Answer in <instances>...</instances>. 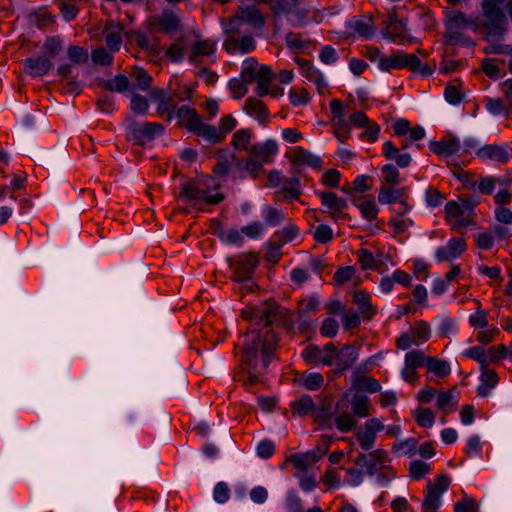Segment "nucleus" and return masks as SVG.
<instances>
[{"label": "nucleus", "mask_w": 512, "mask_h": 512, "mask_svg": "<svg viewBox=\"0 0 512 512\" xmlns=\"http://www.w3.org/2000/svg\"><path fill=\"white\" fill-rule=\"evenodd\" d=\"M242 316L256 323H264L261 330L250 329L245 336L244 364L248 370L249 382L254 383L258 375L266 370L277 347L278 337L268 325L288 326L292 324V317L288 309L275 303L247 307L242 311Z\"/></svg>", "instance_id": "obj_1"}, {"label": "nucleus", "mask_w": 512, "mask_h": 512, "mask_svg": "<svg viewBox=\"0 0 512 512\" xmlns=\"http://www.w3.org/2000/svg\"><path fill=\"white\" fill-rule=\"evenodd\" d=\"M352 411L358 417H367L369 415V399L367 396L356 394L351 402Z\"/></svg>", "instance_id": "obj_39"}, {"label": "nucleus", "mask_w": 512, "mask_h": 512, "mask_svg": "<svg viewBox=\"0 0 512 512\" xmlns=\"http://www.w3.org/2000/svg\"><path fill=\"white\" fill-rule=\"evenodd\" d=\"M417 423L425 428H430L435 423V414L429 408H419L414 412Z\"/></svg>", "instance_id": "obj_46"}, {"label": "nucleus", "mask_w": 512, "mask_h": 512, "mask_svg": "<svg viewBox=\"0 0 512 512\" xmlns=\"http://www.w3.org/2000/svg\"><path fill=\"white\" fill-rule=\"evenodd\" d=\"M335 424L339 431L348 432L356 427V420L349 413H342L335 418Z\"/></svg>", "instance_id": "obj_58"}, {"label": "nucleus", "mask_w": 512, "mask_h": 512, "mask_svg": "<svg viewBox=\"0 0 512 512\" xmlns=\"http://www.w3.org/2000/svg\"><path fill=\"white\" fill-rule=\"evenodd\" d=\"M430 149L439 155L450 156L460 151L461 144L458 138L447 136L440 141L431 142Z\"/></svg>", "instance_id": "obj_23"}, {"label": "nucleus", "mask_w": 512, "mask_h": 512, "mask_svg": "<svg viewBox=\"0 0 512 512\" xmlns=\"http://www.w3.org/2000/svg\"><path fill=\"white\" fill-rule=\"evenodd\" d=\"M24 65L29 75L32 77H42L53 68L54 63L48 56L41 55L27 58Z\"/></svg>", "instance_id": "obj_18"}, {"label": "nucleus", "mask_w": 512, "mask_h": 512, "mask_svg": "<svg viewBox=\"0 0 512 512\" xmlns=\"http://www.w3.org/2000/svg\"><path fill=\"white\" fill-rule=\"evenodd\" d=\"M244 109L247 112V114H249L252 117H255L259 121H264L268 115V111L265 105L255 98L247 99L245 102Z\"/></svg>", "instance_id": "obj_34"}, {"label": "nucleus", "mask_w": 512, "mask_h": 512, "mask_svg": "<svg viewBox=\"0 0 512 512\" xmlns=\"http://www.w3.org/2000/svg\"><path fill=\"white\" fill-rule=\"evenodd\" d=\"M300 384L308 390H318L324 383V378L320 373L312 372L304 374L300 379Z\"/></svg>", "instance_id": "obj_43"}, {"label": "nucleus", "mask_w": 512, "mask_h": 512, "mask_svg": "<svg viewBox=\"0 0 512 512\" xmlns=\"http://www.w3.org/2000/svg\"><path fill=\"white\" fill-rule=\"evenodd\" d=\"M401 195V190L389 187L387 185H383L380 188L378 200L380 203L389 204L397 202Z\"/></svg>", "instance_id": "obj_48"}, {"label": "nucleus", "mask_w": 512, "mask_h": 512, "mask_svg": "<svg viewBox=\"0 0 512 512\" xmlns=\"http://www.w3.org/2000/svg\"><path fill=\"white\" fill-rule=\"evenodd\" d=\"M463 355L466 358L474 359L476 360L481 368L487 367L489 363V357L486 355L485 350L480 346H473L466 350Z\"/></svg>", "instance_id": "obj_51"}, {"label": "nucleus", "mask_w": 512, "mask_h": 512, "mask_svg": "<svg viewBox=\"0 0 512 512\" xmlns=\"http://www.w3.org/2000/svg\"><path fill=\"white\" fill-rule=\"evenodd\" d=\"M413 224L414 221L410 217H391L389 220V225L397 234L404 233L410 227H412Z\"/></svg>", "instance_id": "obj_61"}, {"label": "nucleus", "mask_w": 512, "mask_h": 512, "mask_svg": "<svg viewBox=\"0 0 512 512\" xmlns=\"http://www.w3.org/2000/svg\"><path fill=\"white\" fill-rule=\"evenodd\" d=\"M358 358L357 349L353 346H345L342 350L335 349L334 364L340 370H345L350 367Z\"/></svg>", "instance_id": "obj_28"}, {"label": "nucleus", "mask_w": 512, "mask_h": 512, "mask_svg": "<svg viewBox=\"0 0 512 512\" xmlns=\"http://www.w3.org/2000/svg\"><path fill=\"white\" fill-rule=\"evenodd\" d=\"M410 331L419 344L426 342L430 338V327L425 322L420 321L415 323Z\"/></svg>", "instance_id": "obj_60"}, {"label": "nucleus", "mask_w": 512, "mask_h": 512, "mask_svg": "<svg viewBox=\"0 0 512 512\" xmlns=\"http://www.w3.org/2000/svg\"><path fill=\"white\" fill-rule=\"evenodd\" d=\"M263 218L268 225L276 226L284 221L285 215L281 210L268 206L263 212Z\"/></svg>", "instance_id": "obj_53"}, {"label": "nucleus", "mask_w": 512, "mask_h": 512, "mask_svg": "<svg viewBox=\"0 0 512 512\" xmlns=\"http://www.w3.org/2000/svg\"><path fill=\"white\" fill-rule=\"evenodd\" d=\"M473 24L474 22L471 19L466 18L460 11H450L446 15L447 33L450 37L456 38L460 30Z\"/></svg>", "instance_id": "obj_22"}, {"label": "nucleus", "mask_w": 512, "mask_h": 512, "mask_svg": "<svg viewBox=\"0 0 512 512\" xmlns=\"http://www.w3.org/2000/svg\"><path fill=\"white\" fill-rule=\"evenodd\" d=\"M354 302L359 306L361 312L367 316H371L374 311L371 307L370 303V295L363 292H355L354 293Z\"/></svg>", "instance_id": "obj_57"}, {"label": "nucleus", "mask_w": 512, "mask_h": 512, "mask_svg": "<svg viewBox=\"0 0 512 512\" xmlns=\"http://www.w3.org/2000/svg\"><path fill=\"white\" fill-rule=\"evenodd\" d=\"M334 354L333 344H327L322 349L315 345H309L303 350L302 356L308 363L331 366L334 364Z\"/></svg>", "instance_id": "obj_9"}, {"label": "nucleus", "mask_w": 512, "mask_h": 512, "mask_svg": "<svg viewBox=\"0 0 512 512\" xmlns=\"http://www.w3.org/2000/svg\"><path fill=\"white\" fill-rule=\"evenodd\" d=\"M384 429V422L380 418H370L356 432L355 437L360 447L369 451L374 447L377 434Z\"/></svg>", "instance_id": "obj_6"}, {"label": "nucleus", "mask_w": 512, "mask_h": 512, "mask_svg": "<svg viewBox=\"0 0 512 512\" xmlns=\"http://www.w3.org/2000/svg\"><path fill=\"white\" fill-rule=\"evenodd\" d=\"M130 108L136 114L146 115L149 111V102L144 96L132 93Z\"/></svg>", "instance_id": "obj_50"}, {"label": "nucleus", "mask_w": 512, "mask_h": 512, "mask_svg": "<svg viewBox=\"0 0 512 512\" xmlns=\"http://www.w3.org/2000/svg\"><path fill=\"white\" fill-rule=\"evenodd\" d=\"M450 485V480L444 475L437 477L435 483H429L427 486V494L423 501L422 507L425 512H436L441 505V495Z\"/></svg>", "instance_id": "obj_7"}, {"label": "nucleus", "mask_w": 512, "mask_h": 512, "mask_svg": "<svg viewBox=\"0 0 512 512\" xmlns=\"http://www.w3.org/2000/svg\"><path fill=\"white\" fill-rule=\"evenodd\" d=\"M476 156L483 161L504 163L510 155L504 146L485 145L476 150Z\"/></svg>", "instance_id": "obj_21"}, {"label": "nucleus", "mask_w": 512, "mask_h": 512, "mask_svg": "<svg viewBox=\"0 0 512 512\" xmlns=\"http://www.w3.org/2000/svg\"><path fill=\"white\" fill-rule=\"evenodd\" d=\"M278 151V145L274 140H266L262 143L253 144L249 153L262 164L272 161L273 156Z\"/></svg>", "instance_id": "obj_19"}, {"label": "nucleus", "mask_w": 512, "mask_h": 512, "mask_svg": "<svg viewBox=\"0 0 512 512\" xmlns=\"http://www.w3.org/2000/svg\"><path fill=\"white\" fill-rule=\"evenodd\" d=\"M321 200L326 212L336 219L343 216L348 207L346 199L338 197L333 192L322 193Z\"/></svg>", "instance_id": "obj_20"}, {"label": "nucleus", "mask_w": 512, "mask_h": 512, "mask_svg": "<svg viewBox=\"0 0 512 512\" xmlns=\"http://www.w3.org/2000/svg\"><path fill=\"white\" fill-rule=\"evenodd\" d=\"M286 461L292 463L296 469L306 471L315 463V458L313 454H307L305 452L293 454L289 456Z\"/></svg>", "instance_id": "obj_38"}, {"label": "nucleus", "mask_w": 512, "mask_h": 512, "mask_svg": "<svg viewBox=\"0 0 512 512\" xmlns=\"http://www.w3.org/2000/svg\"><path fill=\"white\" fill-rule=\"evenodd\" d=\"M273 79V72L269 66L261 65L260 70L255 75L254 81L257 83L255 93L258 96H264L267 94H272L273 96H278L282 94L280 89H270V83Z\"/></svg>", "instance_id": "obj_15"}, {"label": "nucleus", "mask_w": 512, "mask_h": 512, "mask_svg": "<svg viewBox=\"0 0 512 512\" xmlns=\"http://www.w3.org/2000/svg\"><path fill=\"white\" fill-rule=\"evenodd\" d=\"M214 179L208 177L202 180H184L180 184L179 198L186 202L206 203L215 205L224 199V195L214 192Z\"/></svg>", "instance_id": "obj_3"}, {"label": "nucleus", "mask_w": 512, "mask_h": 512, "mask_svg": "<svg viewBox=\"0 0 512 512\" xmlns=\"http://www.w3.org/2000/svg\"><path fill=\"white\" fill-rule=\"evenodd\" d=\"M428 357L421 350H413L405 355L404 364L412 369H418L419 367L426 366Z\"/></svg>", "instance_id": "obj_45"}, {"label": "nucleus", "mask_w": 512, "mask_h": 512, "mask_svg": "<svg viewBox=\"0 0 512 512\" xmlns=\"http://www.w3.org/2000/svg\"><path fill=\"white\" fill-rule=\"evenodd\" d=\"M225 42L223 43L224 49L229 54L236 53H249L253 51L256 47L255 40L250 35H242L240 37H235V34H230Z\"/></svg>", "instance_id": "obj_14"}, {"label": "nucleus", "mask_w": 512, "mask_h": 512, "mask_svg": "<svg viewBox=\"0 0 512 512\" xmlns=\"http://www.w3.org/2000/svg\"><path fill=\"white\" fill-rule=\"evenodd\" d=\"M122 26L118 23H109L104 30L105 42L111 52L119 51L122 44Z\"/></svg>", "instance_id": "obj_29"}, {"label": "nucleus", "mask_w": 512, "mask_h": 512, "mask_svg": "<svg viewBox=\"0 0 512 512\" xmlns=\"http://www.w3.org/2000/svg\"><path fill=\"white\" fill-rule=\"evenodd\" d=\"M466 250V243L461 238H452L446 246L440 247L435 252L438 262L452 261Z\"/></svg>", "instance_id": "obj_16"}, {"label": "nucleus", "mask_w": 512, "mask_h": 512, "mask_svg": "<svg viewBox=\"0 0 512 512\" xmlns=\"http://www.w3.org/2000/svg\"><path fill=\"white\" fill-rule=\"evenodd\" d=\"M407 23L404 19L398 18L396 14H390L388 21V32L385 34L392 41H396L403 36V32L406 31Z\"/></svg>", "instance_id": "obj_32"}, {"label": "nucleus", "mask_w": 512, "mask_h": 512, "mask_svg": "<svg viewBox=\"0 0 512 512\" xmlns=\"http://www.w3.org/2000/svg\"><path fill=\"white\" fill-rule=\"evenodd\" d=\"M103 86L112 92L123 93L129 89V80L125 75H117L113 79L105 81Z\"/></svg>", "instance_id": "obj_44"}, {"label": "nucleus", "mask_w": 512, "mask_h": 512, "mask_svg": "<svg viewBox=\"0 0 512 512\" xmlns=\"http://www.w3.org/2000/svg\"><path fill=\"white\" fill-rule=\"evenodd\" d=\"M481 369V385L478 387V394L486 397L490 394L491 389L496 386L498 377L493 370H489L487 367Z\"/></svg>", "instance_id": "obj_31"}, {"label": "nucleus", "mask_w": 512, "mask_h": 512, "mask_svg": "<svg viewBox=\"0 0 512 512\" xmlns=\"http://www.w3.org/2000/svg\"><path fill=\"white\" fill-rule=\"evenodd\" d=\"M426 367L430 373L439 378L446 377L451 372L449 363L437 358L428 357L426 361Z\"/></svg>", "instance_id": "obj_37"}, {"label": "nucleus", "mask_w": 512, "mask_h": 512, "mask_svg": "<svg viewBox=\"0 0 512 512\" xmlns=\"http://www.w3.org/2000/svg\"><path fill=\"white\" fill-rule=\"evenodd\" d=\"M243 23H247L255 29H262L265 19L255 7H241V15L234 17L227 23L225 32L227 34H238L241 32Z\"/></svg>", "instance_id": "obj_5"}, {"label": "nucleus", "mask_w": 512, "mask_h": 512, "mask_svg": "<svg viewBox=\"0 0 512 512\" xmlns=\"http://www.w3.org/2000/svg\"><path fill=\"white\" fill-rule=\"evenodd\" d=\"M295 62L298 64L302 76L313 83L320 94H325L328 84L324 75L308 61L296 58Z\"/></svg>", "instance_id": "obj_12"}, {"label": "nucleus", "mask_w": 512, "mask_h": 512, "mask_svg": "<svg viewBox=\"0 0 512 512\" xmlns=\"http://www.w3.org/2000/svg\"><path fill=\"white\" fill-rule=\"evenodd\" d=\"M357 207L362 216L368 221L376 219L379 212L376 202L372 199L364 200L360 204H357Z\"/></svg>", "instance_id": "obj_49"}, {"label": "nucleus", "mask_w": 512, "mask_h": 512, "mask_svg": "<svg viewBox=\"0 0 512 512\" xmlns=\"http://www.w3.org/2000/svg\"><path fill=\"white\" fill-rule=\"evenodd\" d=\"M389 462L387 452L382 449H376L369 454L361 453L356 459V464L364 467L369 475L385 469Z\"/></svg>", "instance_id": "obj_8"}, {"label": "nucleus", "mask_w": 512, "mask_h": 512, "mask_svg": "<svg viewBox=\"0 0 512 512\" xmlns=\"http://www.w3.org/2000/svg\"><path fill=\"white\" fill-rule=\"evenodd\" d=\"M291 159L295 165L299 166L307 165L312 168H320L322 165V160L319 156L300 146L293 149Z\"/></svg>", "instance_id": "obj_24"}, {"label": "nucleus", "mask_w": 512, "mask_h": 512, "mask_svg": "<svg viewBox=\"0 0 512 512\" xmlns=\"http://www.w3.org/2000/svg\"><path fill=\"white\" fill-rule=\"evenodd\" d=\"M299 180L294 178L289 181L288 186H284L282 189L276 192V197L278 200H296L300 195V190L298 189Z\"/></svg>", "instance_id": "obj_40"}, {"label": "nucleus", "mask_w": 512, "mask_h": 512, "mask_svg": "<svg viewBox=\"0 0 512 512\" xmlns=\"http://www.w3.org/2000/svg\"><path fill=\"white\" fill-rule=\"evenodd\" d=\"M259 70L258 62L254 58H248L242 64L241 77L247 82L252 83Z\"/></svg>", "instance_id": "obj_47"}, {"label": "nucleus", "mask_w": 512, "mask_h": 512, "mask_svg": "<svg viewBox=\"0 0 512 512\" xmlns=\"http://www.w3.org/2000/svg\"><path fill=\"white\" fill-rule=\"evenodd\" d=\"M257 263V258L254 255H245L238 265L236 275H250V272L257 266Z\"/></svg>", "instance_id": "obj_63"}, {"label": "nucleus", "mask_w": 512, "mask_h": 512, "mask_svg": "<svg viewBox=\"0 0 512 512\" xmlns=\"http://www.w3.org/2000/svg\"><path fill=\"white\" fill-rule=\"evenodd\" d=\"M68 58L75 64H83L88 60V52L80 46H70L67 50Z\"/></svg>", "instance_id": "obj_62"}, {"label": "nucleus", "mask_w": 512, "mask_h": 512, "mask_svg": "<svg viewBox=\"0 0 512 512\" xmlns=\"http://www.w3.org/2000/svg\"><path fill=\"white\" fill-rule=\"evenodd\" d=\"M292 413L295 416L302 417L309 413L314 414V402L308 395L300 397L291 404Z\"/></svg>", "instance_id": "obj_35"}, {"label": "nucleus", "mask_w": 512, "mask_h": 512, "mask_svg": "<svg viewBox=\"0 0 512 512\" xmlns=\"http://www.w3.org/2000/svg\"><path fill=\"white\" fill-rule=\"evenodd\" d=\"M189 132L212 144L222 141V137L221 134L218 133V129L215 126L204 123L201 118H199V123H196Z\"/></svg>", "instance_id": "obj_26"}, {"label": "nucleus", "mask_w": 512, "mask_h": 512, "mask_svg": "<svg viewBox=\"0 0 512 512\" xmlns=\"http://www.w3.org/2000/svg\"><path fill=\"white\" fill-rule=\"evenodd\" d=\"M346 27L347 36L370 38L375 32L370 20H352L347 23Z\"/></svg>", "instance_id": "obj_30"}, {"label": "nucleus", "mask_w": 512, "mask_h": 512, "mask_svg": "<svg viewBox=\"0 0 512 512\" xmlns=\"http://www.w3.org/2000/svg\"><path fill=\"white\" fill-rule=\"evenodd\" d=\"M417 441L414 438H408L395 442L392 446V452L397 455H407L415 450Z\"/></svg>", "instance_id": "obj_56"}, {"label": "nucleus", "mask_w": 512, "mask_h": 512, "mask_svg": "<svg viewBox=\"0 0 512 512\" xmlns=\"http://www.w3.org/2000/svg\"><path fill=\"white\" fill-rule=\"evenodd\" d=\"M250 82H247L244 78H234L229 82L230 91L235 99L242 98L248 92V85Z\"/></svg>", "instance_id": "obj_54"}, {"label": "nucleus", "mask_w": 512, "mask_h": 512, "mask_svg": "<svg viewBox=\"0 0 512 512\" xmlns=\"http://www.w3.org/2000/svg\"><path fill=\"white\" fill-rule=\"evenodd\" d=\"M250 143L251 132L248 129H239L232 136L231 144L237 151H246L249 153L252 146Z\"/></svg>", "instance_id": "obj_33"}, {"label": "nucleus", "mask_w": 512, "mask_h": 512, "mask_svg": "<svg viewBox=\"0 0 512 512\" xmlns=\"http://www.w3.org/2000/svg\"><path fill=\"white\" fill-rule=\"evenodd\" d=\"M374 56L371 57V60H377L378 68L383 72H390L393 69H402L405 67H409V55L404 52H398L388 57H384L381 55L380 51L375 49L373 51Z\"/></svg>", "instance_id": "obj_11"}, {"label": "nucleus", "mask_w": 512, "mask_h": 512, "mask_svg": "<svg viewBox=\"0 0 512 512\" xmlns=\"http://www.w3.org/2000/svg\"><path fill=\"white\" fill-rule=\"evenodd\" d=\"M150 98L153 101L158 103L157 105V113L160 117H165L168 122H170L173 118V113L175 111L173 107V98L170 94H168L165 90L160 88H154L150 92Z\"/></svg>", "instance_id": "obj_13"}, {"label": "nucleus", "mask_w": 512, "mask_h": 512, "mask_svg": "<svg viewBox=\"0 0 512 512\" xmlns=\"http://www.w3.org/2000/svg\"><path fill=\"white\" fill-rule=\"evenodd\" d=\"M486 110L493 116L508 118L512 114V105L502 98L486 97L484 99Z\"/></svg>", "instance_id": "obj_25"}, {"label": "nucleus", "mask_w": 512, "mask_h": 512, "mask_svg": "<svg viewBox=\"0 0 512 512\" xmlns=\"http://www.w3.org/2000/svg\"><path fill=\"white\" fill-rule=\"evenodd\" d=\"M358 261L362 265L363 269H374L379 271L380 273H383V270H381L380 267L377 266V259L373 256L371 252H369L366 249H361L358 252Z\"/></svg>", "instance_id": "obj_52"}, {"label": "nucleus", "mask_w": 512, "mask_h": 512, "mask_svg": "<svg viewBox=\"0 0 512 512\" xmlns=\"http://www.w3.org/2000/svg\"><path fill=\"white\" fill-rule=\"evenodd\" d=\"M270 8L275 15L284 14L294 27L321 21L319 13L309 3L301 0H271Z\"/></svg>", "instance_id": "obj_2"}, {"label": "nucleus", "mask_w": 512, "mask_h": 512, "mask_svg": "<svg viewBox=\"0 0 512 512\" xmlns=\"http://www.w3.org/2000/svg\"><path fill=\"white\" fill-rule=\"evenodd\" d=\"M456 404V399L454 397L453 391L441 392L438 394L436 399V406L438 409L443 411L444 415L448 414L451 410H453Z\"/></svg>", "instance_id": "obj_42"}, {"label": "nucleus", "mask_w": 512, "mask_h": 512, "mask_svg": "<svg viewBox=\"0 0 512 512\" xmlns=\"http://www.w3.org/2000/svg\"><path fill=\"white\" fill-rule=\"evenodd\" d=\"M189 61L194 63L198 57L211 56L216 50V42L210 39L196 38L194 41L188 39Z\"/></svg>", "instance_id": "obj_17"}, {"label": "nucleus", "mask_w": 512, "mask_h": 512, "mask_svg": "<svg viewBox=\"0 0 512 512\" xmlns=\"http://www.w3.org/2000/svg\"><path fill=\"white\" fill-rule=\"evenodd\" d=\"M353 385L357 389L365 390L370 393L378 392L381 389V385L378 380L366 376L355 377Z\"/></svg>", "instance_id": "obj_41"}, {"label": "nucleus", "mask_w": 512, "mask_h": 512, "mask_svg": "<svg viewBox=\"0 0 512 512\" xmlns=\"http://www.w3.org/2000/svg\"><path fill=\"white\" fill-rule=\"evenodd\" d=\"M173 117L178 119L179 126L185 127L188 131H190L196 123H199L200 118L195 109L187 105L175 109Z\"/></svg>", "instance_id": "obj_27"}, {"label": "nucleus", "mask_w": 512, "mask_h": 512, "mask_svg": "<svg viewBox=\"0 0 512 512\" xmlns=\"http://www.w3.org/2000/svg\"><path fill=\"white\" fill-rule=\"evenodd\" d=\"M128 137L139 144H144L164 134L163 125L156 122H136L129 120L127 124Z\"/></svg>", "instance_id": "obj_4"}, {"label": "nucleus", "mask_w": 512, "mask_h": 512, "mask_svg": "<svg viewBox=\"0 0 512 512\" xmlns=\"http://www.w3.org/2000/svg\"><path fill=\"white\" fill-rule=\"evenodd\" d=\"M447 222L453 229H460L472 224V219L466 213L463 205L458 201H449L445 205Z\"/></svg>", "instance_id": "obj_10"}, {"label": "nucleus", "mask_w": 512, "mask_h": 512, "mask_svg": "<svg viewBox=\"0 0 512 512\" xmlns=\"http://www.w3.org/2000/svg\"><path fill=\"white\" fill-rule=\"evenodd\" d=\"M287 46L294 51H303L309 46V42L304 40L298 33H288L286 35Z\"/></svg>", "instance_id": "obj_59"}, {"label": "nucleus", "mask_w": 512, "mask_h": 512, "mask_svg": "<svg viewBox=\"0 0 512 512\" xmlns=\"http://www.w3.org/2000/svg\"><path fill=\"white\" fill-rule=\"evenodd\" d=\"M113 53L104 48H98L92 52V61L98 65H109L113 61Z\"/></svg>", "instance_id": "obj_64"}, {"label": "nucleus", "mask_w": 512, "mask_h": 512, "mask_svg": "<svg viewBox=\"0 0 512 512\" xmlns=\"http://www.w3.org/2000/svg\"><path fill=\"white\" fill-rule=\"evenodd\" d=\"M189 48L188 38H182L173 43L167 50L166 56L173 62H180L186 55V49Z\"/></svg>", "instance_id": "obj_36"}, {"label": "nucleus", "mask_w": 512, "mask_h": 512, "mask_svg": "<svg viewBox=\"0 0 512 512\" xmlns=\"http://www.w3.org/2000/svg\"><path fill=\"white\" fill-rule=\"evenodd\" d=\"M236 163H238V160L235 157V155L228 153V154L220 157L219 161L217 162V164L214 167V171L217 174L224 175Z\"/></svg>", "instance_id": "obj_55"}]
</instances>
